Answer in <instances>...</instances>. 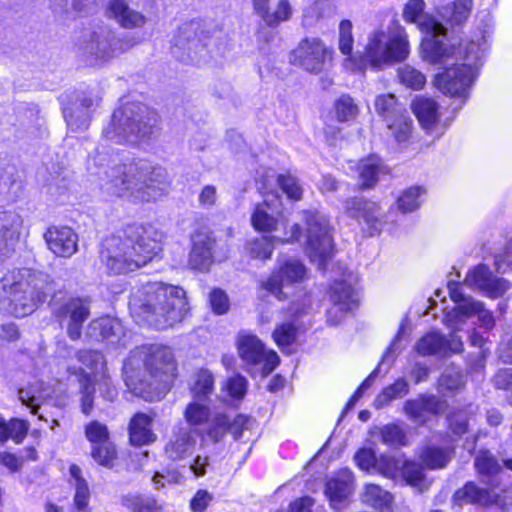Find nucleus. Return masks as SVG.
Segmentation results:
<instances>
[{
    "label": "nucleus",
    "mask_w": 512,
    "mask_h": 512,
    "mask_svg": "<svg viewBox=\"0 0 512 512\" xmlns=\"http://www.w3.org/2000/svg\"><path fill=\"white\" fill-rule=\"evenodd\" d=\"M494 264L499 273L512 271V240L507 243L503 252L495 255Z\"/></svg>",
    "instance_id": "61"
},
{
    "label": "nucleus",
    "mask_w": 512,
    "mask_h": 512,
    "mask_svg": "<svg viewBox=\"0 0 512 512\" xmlns=\"http://www.w3.org/2000/svg\"><path fill=\"white\" fill-rule=\"evenodd\" d=\"M474 466L487 485L498 486L495 477L502 471V466L490 451H479L474 459Z\"/></svg>",
    "instance_id": "39"
},
{
    "label": "nucleus",
    "mask_w": 512,
    "mask_h": 512,
    "mask_svg": "<svg viewBox=\"0 0 512 512\" xmlns=\"http://www.w3.org/2000/svg\"><path fill=\"white\" fill-rule=\"evenodd\" d=\"M337 119L341 122L354 119L358 114V107L349 95H342L335 103Z\"/></svg>",
    "instance_id": "56"
},
{
    "label": "nucleus",
    "mask_w": 512,
    "mask_h": 512,
    "mask_svg": "<svg viewBox=\"0 0 512 512\" xmlns=\"http://www.w3.org/2000/svg\"><path fill=\"white\" fill-rule=\"evenodd\" d=\"M451 299L456 303V313L464 318L477 315L480 325L489 330L494 326L495 320L492 313L484 308V304L474 300L463 292L462 284L450 280L447 284Z\"/></svg>",
    "instance_id": "17"
},
{
    "label": "nucleus",
    "mask_w": 512,
    "mask_h": 512,
    "mask_svg": "<svg viewBox=\"0 0 512 512\" xmlns=\"http://www.w3.org/2000/svg\"><path fill=\"white\" fill-rule=\"evenodd\" d=\"M252 422V418L245 415H237L231 420L224 413H216L205 434L213 443L221 442L228 432L234 436L235 440H238L243 431L250 428Z\"/></svg>",
    "instance_id": "24"
},
{
    "label": "nucleus",
    "mask_w": 512,
    "mask_h": 512,
    "mask_svg": "<svg viewBox=\"0 0 512 512\" xmlns=\"http://www.w3.org/2000/svg\"><path fill=\"white\" fill-rule=\"evenodd\" d=\"M209 302L216 314H224L229 309V300L224 291L214 289L209 295Z\"/></svg>",
    "instance_id": "63"
},
{
    "label": "nucleus",
    "mask_w": 512,
    "mask_h": 512,
    "mask_svg": "<svg viewBox=\"0 0 512 512\" xmlns=\"http://www.w3.org/2000/svg\"><path fill=\"white\" fill-rule=\"evenodd\" d=\"M54 313L60 324L66 326L68 337L79 340L83 323L90 316V303L86 298H69L55 308Z\"/></svg>",
    "instance_id": "15"
},
{
    "label": "nucleus",
    "mask_w": 512,
    "mask_h": 512,
    "mask_svg": "<svg viewBox=\"0 0 512 512\" xmlns=\"http://www.w3.org/2000/svg\"><path fill=\"white\" fill-rule=\"evenodd\" d=\"M168 186L166 169L144 158H132L109 167L101 184L107 194L132 203L156 201L166 194Z\"/></svg>",
    "instance_id": "1"
},
{
    "label": "nucleus",
    "mask_w": 512,
    "mask_h": 512,
    "mask_svg": "<svg viewBox=\"0 0 512 512\" xmlns=\"http://www.w3.org/2000/svg\"><path fill=\"white\" fill-rule=\"evenodd\" d=\"M213 500V495L205 489L198 490L190 501L192 512H204Z\"/></svg>",
    "instance_id": "64"
},
{
    "label": "nucleus",
    "mask_w": 512,
    "mask_h": 512,
    "mask_svg": "<svg viewBox=\"0 0 512 512\" xmlns=\"http://www.w3.org/2000/svg\"><path fill=\"white\" fill-rule=\"evenodd\" d=\"M190 392L193 400L209 402L214 392V377L209 370L200 369L191 380Z\"/></svg>",
    "instance_id": "42"
},
{
    "label": "nucleus",
    "mask_w": 512,
    "mask_h": 512,
    "mask_svg": "<svg viewBox=\"0 0 512 512\" xmlns=\"http://www.w3.org/2000/svg\"><path fill=\"white\" fill-rule=\"evenodd\" d=\"M417 115L418 123L425 133V136L421 137L422 145L427 148L444 133L440 124L437 103L430 98H418Z\"/></svg>",
    "instance_id": "23"
},
{
    "label": "nucleus",
    "mask_w": 512,
    "mask_h": 512,
    "mask_svg": "<svg viewBox=\"0 0 512 512\" xmlns=\"http://www.w3.org/2000/svg\"><path fill=\"white\" fill-rule=\"evenodd\" d=\"M388 169L381 158L371 155L362 159L358 164V179L361 189H370L375 186L381 175L387 174Z\"/></svg>",
    "instance_id": "37"
},
{
    "label": "nucleus",
    "mask_w": 512,
    "mask_h": 512,
    "mask_svg": "<svg viewBox=\"0 0 512 512\" xmlns=\"http://www.w3.org/2000/svg\"><path fill=\"white\" fill-rule=\"evenodd\" d=\"M409 54L407 35L397 23L389 26L388 31L377 29L367 37L363 51L345 58L343 67L347 71L365 74L368 69L381 71L388 66L406 59Z\"/></svg>",
    "instance_id": "6"
},
{
    "label": "nucleus",
    "mask_w": 512,
    "mask_h": 512,
    "mask_svg": "<svg viewBox=\"0 0 512 512\" xmlns=\"http://www.w3.org/2000/svg\"><path fill=\"white\" fill-rule=\"evenodd\" d=\"M158 115L140 102H127L113 112L103 136L118 144H136L155 137Z\"/></svg>",
    "instance_id": "7"
},
{
    "label": "nucleus",
    "mask_w": 512,
    "mask_h": 512,
    "mask_svg": "<svg viewBox=\"0 0 512 512\" xmlns=\"http://www.w3.org/2000/svg\"><path fill=\"white\" fill-rule=\"evenodd\" d=\"M362 500L375 509L384 510L390 507L393 497L379 485L367 484L362 495Z\"/></svg>",
    "instance_id": "47"
},
{
    "label": "nucleus",
    "mask_w": 512,
    "mask_h": 512,
    "mask_svg": "<svg viewBox=\"0 0 512 512\" xmlns=\"http://www.w3.org/2000/svg\"><path fill=\"white\" fill-rule=\"evenodd\" d=\"M345 210L349 217L366 226L370 236L381 232L384 219L380 206L362 197H354L345 201Z\"/></svg>",
    "instance_id": "18"
},
{
    "label": "nucleus",
    "mask_w": 512,
    "mask_h": 512,
    "mask_svg": "<svg viewBox=\"0 0 512 512\" xmlns=\"http://www.w3.org/2000/svg\"><path fill=\"white\" fill-rule=\"evenodd\" d=\"M225 388L231 397L241 399L247 390V380L241 375H235L227 380Z\"/></svg>",
    "instance_id": "62"
},
{
    "label": "nucleus",
    "mask_w": 512,
    "mask_h": 512,
    "mask_svg": "<svg viewBox=\"0 0 512 512\" xmlns=\"http://www.w3.org/2000/svg\"><path fill=\"white\" fill-rule=\"evenodd\" d=\"M333 306L328 310L327 322L330 325L340 323L344 315L357 307L358 297L355 289L345 281H335L330 288Z\"/></svg>",
    "instance_id": "21"
},
{
    "label": "nucleus",
    "mask_w": 512,
    "mask_h": 512,
    "mask_svg": "<svg viewBox=\"0 0 512 512\" xmlns=\"http://www.w3.org/2000/svg\"><path fill=\"white\" fill-rule=\"evenodd\" d=\"M464 284L478 289L490 298L502 297L511 287L506 279L494 276L485 264H479L471 269L464 279Z\"/></svg>",
    "instance_id": "20"
},
{
    "label": "nucleus",
    "mask_w": 512,
    "mask_h": 512,
    "mask_svg": "<svg viewBox=\"0 0 512 512\" xmlns=\"http://www.w3.org/2000/svg\"><path fill=\"white\" fill-rule=\"evenodd\" d=\"M302 231L299 224H293L289 231L285 232L283 238L273 236L257 237L247 243L246 250L251 258L268 260L271 258L275 248V242L293 243L299 241Z\"/></svg>",
    "instance_id": "28"
},
{
    "label": "nucleus",
    "mask_w": 512,
    "mask_h": 512,
    "mask_svg": "<svg viewBox=\"0 0 512 512\" xmlns=\"http://www.w3.org/2000/svg\"><path fill=\"white\" fill-rule=\"evenodd\" d=\"M297 325L295 322H286L276 327L273 338L279 347H288L296 340Z\"/></svg>",
    "instance_id": "55"
},
{
    "label": "nucleus",
    "mask_w": 512,
    "mask_h": 512,
    "mask_svg": "<svg viewBox=\"0 0 512 512\" xmlns=\"http://www.w3.org/2000/svg\"><path fill=\"white\" fill-rule=\"evenodd\" d=\"M193 247L189 256V265L198 271H208L213 263L215 240L209 233L199 232L193 236Z\"/></svg>",
    "instance_id": "33"
},
{
    "label": "nucleus",
    "mask_w": 512,
    "mask_h": 512,
    "mask_svg": "<svg viewBox=\"0 0 512 512\" xmlns=\"http://www.w3.org/2000/svg\"><path fill=\"white\" fill-rule=\"evenodd\" d=\"M381 442L389 447L398 448L408 443L405 431L396 424H387L379 429Z\"/></svg>",
    "instance_id": "50"
},
{
    "label": "nucleus",
    "mask_w": 512,
    "mask_h": 512,
    "mask_svg": "<svg viewBox=\"0 0 512 512\" xmlns=\"http://www.w3.org/2000/svg\"><path fill=\"white\" fill-rule=\"evenodd\" d=\"M197 444L194 431L184 425L176 426L164 447L166 457L172 461L189 457Z\"/></svg>",
    "instance_id": "29"
},
{
    "label": "nucleus",
    "mask_w": 512,
    "mask_h": 512,
    "mask_svg": "<svg viewBox=\"0 0 512 512\" xmlns=\"http://www.w3.org/2000/svg\"><path fill=\"white\" fill-rule=\"evenodd\" d=\"M121 504L132 512H162V504L153 496L145 494H126L121 497Z\"/></svg>",
    "instance_id": "44"
},
{
    "label": "nucleus",
    "mask_w": 512,
    "mask_h": 512,
    "mask_svg": "<svg viewBox=\"0 0 512 512\" xmlns=\"http://www.w3.org/2000/svg\"><path fill=\"white\" fill-rule=\"evenodd\" d=\"M264 178L267 182L275 180L283 193H285L289 199L297 201L302 198L303 189L296 177L290 174L276 176L273 170H269Z\"/></svg>",
    "instance_id": "46"
},
{
    "label": "nucleus",
    "mask_w": 512,
    "mask_h": 512,
    "mask_svg": "<svg viewBox=\"0 0 512 512\" xmlns=\"http://www.w3.org/2000/svg\"><path fill=\"white\" fill-rule=\"evenodd\" d=\"M87 439L96 445L108 442L109 432L107 426L98 421H92L85 428Z\"/></svg>",
    "instance_id": "59"
},
{
    "label": "nucleus",
    "mask_w": 512,
    "mask_h": 512,
    "mask_svg": "<svg viewBox=\"0 0 512 512\" xmlns=\"http://www.w3.org/2000/svg\"><path fill=\"white\" fill-rule=\"evenodd\" d=\"M376 112L386 121L398 142L406 141L412 131V120L404 115L403 108L393 94H382L375 100Z\"/></svg>",
    "instance_id": "14"
},
{
    "label": "nucleus",
    "mask_w": 512,
    "mask_h": 512,
    "mask_svg": "<svg viewBox=\"0 0 512 512\" xmlns=\"http://www.w3.org/2000/svg\"><path fill=\"white\" fill-rule=\"evenodd\" d=\"M453 498L458 505L477 504L488 506L494 502L492 492L489 489L479 487L474 482H467L455 492Z\"/></svg>",
    "instance_id": "38"
},
{
    "label": "nucleus",
    "mask_w": 512,
    "mask_h": 512,
    "mask_svg": "<svg viewBox=\"0 0 512 512\" xmlns=\"http://www.w3.org/2000/svg\"><path fill=\"white\" fill-rule=\"evenodd\" d=\"M44 239L48 249L58 257L70 258L78 251V235L70 227H49Z\"/></svg>",
    "instance_id": "27"
},
{
    "label": "nucleus",
    "mask_w": 512,
    "mask_h": 512,
    "mask_svg": "<svg viewBox=\"0 0 512 512\" xmlns=\"http://www.w3.org/2000/svg\"><path fill=\"white\" fill-rule=\"evenodd\" d=\"M476 77V70L471 64H460L446 69L434 78V85L443 93L467 98L466 91Z\"/></svg>",
    "instance_id": "16"
},
{
    "label": "nucleus",
    "mask_w": 512,
    "mask_h": 512,
    "mask_svg": "<svg viewBox=\"0 0 512 512\" xmlns=\"http://www.w3.org/2000/svg\"><path fill=\"white\" fill-rule=\"evenodd\" d=\"M210 38L199 22L185 23L173 38V54L182 61L200 64L206 56L203 52L211 44Z\"/></svg>",
    "instance_id": "11"
},
{
    "label": "nucleus",
    "mask_w": 512,
    "mask_h": 512,
    "mask_svg": "<svg viewBox=\"0 0 512 512\" xmlns=\"http://www.w3.org/2000/svg\"><path fill=\"white\" fill-rule=\"evenodd\" d=\"M185 290L162 282H149L131 295L129 307L135 321L166 329L183 320L188 311Z\"/></svg>",
    "instance_id": "3"
},
{
    "label": "nucleus",
    "mask_w": 512,
    "mask_h": 512,
    "mask_svg": "<svg viewBox=\"0 0 512 512\" xmlns=\"http://www.w3.org/2000/svg\"><path fill=\"white\" fill-rule=\"evenodd\" d=\"M449 428L456 435H463L468 431V413L466 410L453 411L448 415Z\"/></svg>",
    "instance_id": "60"
},
{
    "label": "nucleus",
    "mask_w": 512,
    "mask_h": 512,
    "mask_svg": "<svg viewBox=\"0 0 512 512\" xmlns=\"http://www.w3.org/2000/svg\"><path fill=\"white\" fill-rule=\"evenodd\" d=\"M472 5L473 0H455L446 8V17L452 24H461L468 19Z\"/></svg>",
    "instance_id": "53"
},
{
    "label": "nucleus",
    "mask_w": 512,
    "mask_h": 512,
    "mask_svg": "<svg viewBox=\"0 0 512 512\" xmlns=\"http://www.w3.org/2000/svg\"><path fill=\"white\" fill-rule=\"evenodd\" d=\"M375 469L386 477L401 476L407 484L416 485V464L413 461L382 455L378 458Z\"/></svg>",
    "instance_id": "32"
},
{
    "label": "nucleus",
    "mask_w": 512,
    "mask_h": 512,
    "mask_svg": "<svg viewBox=\"0 0 512 512\" xmlns=\"http://www.w3.org/2000/svg\"><path fill=\"white\" fill-rule=\"evenodd\" d=\"M302 217L306 226V250L310 260L319 269H325L333 255V239L329 219L317 210H304Z\"/></svg>",
    "instance_id": "9"
},
{
    "label": "nucleus",
    "mask_w": 512,
    "mask_h": 512,
    "mask_svg": "<svg viewBox=\"0 0 512 512\" xmlns=\"http://www.w3.org/2000/svg\"><path fill=\"white\" fill-rule=\"evenodd\" d=\"M140 42V39L130 34L121 37L107 26L94 29L81 50L85 60L91 65H103L111 59L130 50Z\"/></svg>",
    "instance_id": "8"
},
{
    "label": "nucleus",
    "mask_w": 512,
    "mask_h": 512,
    "mask_svg": "<svg viewBox=\"0 0 512 512\" xmlns=\"http://www.w3.org/2000/svg\"><path fill=\"white\" fill-rule=\"evenodd\" d=\"M408 393V384L403 379H398L394 384L386 387L374 400V407L382 409L394 399L402 398Z\"/></svg>",
    "instance_id": "49"
},
{
    "label": "nucleus",
    "mask_w": 512,
    "mask_h": 512,
    "mask_svg": "<svg viewBox=\"0 0 512 512\" xmlns=\"http://www.w3.org/2000/svg\"><path fill=\"white\" fill-rule=\"evenodd\" d=\"M108 11L125 29L142 27L147 20L142 13L130 8L127 0H110Z\"/></svg>",
    "instance_id": "36"
},
{
    "label": "nucleus",
    "mask_w": 512,
    "mask_h": 512,
    "mask_svg": "<svg viewBox=\"0 0 512 512\" xmlns=\"http://www.w3.org/2000/svg\"><path fill=\"white\" fill-rule=\"evenodd\" d=\"M78 360L93 373L102 371L105 362L103 355L96 350H83L78 353Z\"/></svg>",
    "instance_id": "58"
},
{
    "label": "nucleus",
    "mask_w": 512,
    "mask_h": 512,
    "mask_svg": "<svg viewBox=\"0 0 512 512\" xmlns=\"http://www.w3.org/2000/svg\"><path fill=\"white\" fill-rule=\"evenodd\" d=\"M238 354L248 371L255 369L263 360L265 351L261 340L250 333H240L237 339Z\"/></svg>",
    "instance_id": "34"
},
{
    "label": "nucleus",
    "mask_w": 512,
    "mask_h": 512,
    "mask_svg": "<svg viewBox=\"0 0 512 512\" xmlns=\"http://www.w3.org/2000/svg\"><path fill=\"white\" fill-rule=\"evenodd\" d=\"M54 291L49 276L30 269L8 271L0 279V311L22 318Z\"/></svg>",
    "instance_id": "5"
},
{
    "label": "nucleus",
    "mask_w": 512,
    "mask_h": 512,
    "mask_svg": "<svg viewBox=\"0 0 512 512\" xmlns=\"http://www.w3.org/2000/svg\"><path fill=\"white\" fill-rule=\"evenodd\" d=\"M183 416L187 423L186 427H190L194 433L200 434L203 442L206 429L213 419L208 402L192 400L187 404Z\"/></svg>",
    "instance_id": "35"
},
{
    "label": "nucleus",
    "mask_w": 512,
    "mask_h": 512,
    "mask_svg": "<svg viewBox=\"0 0 512 512\" xmlns=\"http://www.w3.org/2000/svg\"><path fill=\"white\" fill-rule=\"evenodd\" d=\"M467 382L466 375L459 366H447L438 379V390L443 394L456 393L462 390Z\"/></svg>",
    "instance_id": "41"
},
{
    "label": "nucleus",
    "mask_w": 512,
    "mask_h": 512,
    "mask_svg": "<svg viewBox=\"0 0 512 512\" xmlns=\"http://www.w3.org/2000/svg\"><path fill=\"white\" fill-rule=\"evenodd\" d=\"M305 277V266L299 260L291 258L279 263L269 278L260 282V288L282 301L288 298L285 289L301 283Z\"/></svg>",
    "instance_id": "13"
},
{
    "label": "nucleus",
    "mask_w": 512,
    "mask_h": 512,
    "mask_svg": "<svg viewBox=\"0 0 512 512\" xmlns=\"http://www.w3.org/2000/svg\"><path fill=\"white\" fill-rule=\"evenodd\" d=\"M445 337L437 332H430L418 340V354L443 356Z\"/></svg>",
    "instance_id": "51"
},
{
    "label": "nucleus",
    "mask_w": 512,
    "mask_h": 512,
    "mask_svg": "<svg viewBox=\"0 0 512 512\" xmlns=\"http://www.w3.org/2000/svg\"><path fill=\"white\" fill-rule=\"evenodd\" d=\"M126 385L146 401L159 400L173 378L176 365L172 351L154 346L142 349L124 363Z\"/></svg>",
    "instance_id": "4"
},
{
    "label": "nucleus",
    "mask_w": 512,
    "mask_h": 512,
    "mask_svg": "<svg viewBox=\"0 0 512 512\" xmlns=\"http://www.w3.org/2000/svg\"><path fill=\"white\" fill-rule=\"evenodd\" d=\"M91 456L99 465L111 468L116 458V450L110 442H105L100 445H95Z\"/></svg>",
    "instance_id": "57"
},
{
    "label": "nucleus",
    "mask_w": 512,
    "mask_h": 512,
    "mask_svg": "<svg viewBox=\"0 0 512 512\" xmlns=\"http://www.w3.org/2000/svg\"><path fill=\"white\" fill-rule=\"evenodd\" d=\"M70 476L73 479L75 487L74 495V507L78 511H82L87 508L90 500V490L86 480L82 477L81 468L73 464L69 469Z\"/></svg>",
    "instance_id": "45"
},
{
    "label": "nucleus",
    "mask_w": 512,
    "mask_h": 512,
    "mask_svg": "<svg viewBox=\"0 0 512 512\" xmlns=\"http://www.w3.org/2000/svg\"><path fill=\"white\" fill-rule=\"evenodd\" d=\"M151 422V417L145 413H137L131 419L129 435L133 445H146L156 440V435L151 430Z\"/></svg>",
    "instance_id": "40"
},
{
    "label": "nucleus",
    "mask_w": 512,
    "mask_h": 512,
    "mask_svg": "<svg viewBox=\"0 0 512 512\" xmlns=\"http://www.w3.org/2000/svg\"><path fill=\"white\" fill-rule=\"evenodd\" d=\"M333 50L328 48L319 38H305L290 53L293 65L299 66L309 73L319 74L331 62Z\"/></svg>",
    "instance_id": "12"
},
{
    "label": "nucleus",
    "mask_w": 512,
    "mask_h": 512,
    "mask_svg": "<svg viewBox=\"0 0 512 512\" xmlns=\"http://www.w3.org/2000/svg\"><path fill=\"white\" fill-rule=\"evenodd\" d=\"M260 189L266 190L264 192L266 196L263 202L256 205L251 222L257 231L272 232L276 230L279 217H281V198L272 191H268L269 187L265 182Z\"/></svg>",
    "instance_id": "19"
},
{
    "label": "nucleus",
    "mask_w": 512,
    "mask_h": 512,
    "mask_svg": "<svg viewBox=\"0 0 512 512\" xmlns=\"http://www.w3.org/2000/svg\"><path fill=\"white\" fill-rule=\"evenodd\" d=\"M23 217L15 210H0V263L19 241Z\"/></svg>",
    "instance_id": "25"
},
{
    "label": "nucleus",
    "mask_w": 512,
    "mask_h": 512,
    "mask_svg": "<svg viewBox=\"0 0 512 512\" xmlns=\"http://www.w3.org/2000/svg\"><path fill=\"white\" fill-rule=\"evenodd\" d=\"M81 391V409L86 415H89L93 409V399L95 393V379L88 373H82L80 378Z\"/></svg>",
    "instance_id": "52"
},
{
    "label": "nucleus",
    "mask_w": 512,
    "mask_h": 512,
    "mask_svg": "<svg viewBox=\"0 0 512 512\" xmlns=\"http://www.w3.org/2000/svg\"><path fill=\"white\" fill-rule=\"evenodd\" d=\"M96 102L90 95L82 93L64 107V118L71 131H81L89 127Z\"/></svg>",
    "instance_id": "26"
},
{
    "label": "nucleus",
    "mask_w": 512,
    "mask_h": 512,
    "mask_svg": "<svg viewBox=\"0 0 512 512\" xmlns=\"http://www.w3.org/2000/svg\"><path fill=\"white\" fill-rule=\"evenodd\" d=\"M352 27L350 20H342L339 24L338 48L346 58L355 56V53L352 52L354 45Z\"/></svg>",
    "instance_id": "54"
},
{
    "label": "nucleus",
    "mask_w": 512,
    "mask_h": 512,
    "mask_svg": "<svg viewBox=\"0 0 512 512\" xmlns=\"http://www.w3.org/2000/svg\"><path fill=\"white\" fill-rule=\"evenodd\" d=\"M86 336L98 342H105L111 347L126 346L124 327L118 319L101 317L92 320L86 331Z\"/></svg>",
    "instance_id": "22"
},
{
    "label": "nucleus",
    "mask_w": 512,
    "mask_h": 512,
    "mask_svg": "<svg viewBox=\"0 0 512 512\" xmlns=\"http://www.w3.org/2000/svg\"><path fill=\"white\" fill-rule=\"evenodd\" d=\"M354 477L348 468L341 469L326 484L325 494L334 509H341L353 491Z\"/></svg>",
    "instance_id": "31"
},
{
    "label": "nucleus",
    "mask_w": 512,
    "mask_h": 512,
    "mask_svg": "<svg viewBox=\"0 0 512 512\" xmlns=\"http://www.w3.org/2000/svg\"><path fill=\"white\" fill-rule=\"evenodd\" d=\"M28 429V422L18 418L7 421L0 415V444L6 443L9 439H12L16 444L21 443L26 437Z\"/></svg>",
    "instance_id": "43"
},
{
    "label": "nucleus",
    "mask_w": 512,
    "mask_h": 512,
    "mask_svg": "<svg viewBox=\"0 0 512 512\" xmlns=\"http://www.w3.org/2000/svg\"><path fill=\"white\" fill-rule=\"evenodd\" d=\"M424 0H418V28L424 33L421 41V53L425 61L439 63L451 54L444 42L446 28L432 16L423 14Z\"/></svg>",
    "instance_id": "10"
},
{
    "label": "nucleus",
    "mask_w": 512,
    "mask_h": 512,
    "mask_svg": "<svg viewBox=\"0 0 512 512\" xmlns=\"http://www.w3.org/2000/svg\"><path fill=\"white\" fill-rule=\"evenodd\" d=\"M163 238V233L151 224L130 226L124 237L112 235L103 240L101 262L113 274L135 271L161 253Z\"/></svg>",
    "instance_id": "2"
},
{
    "label": "nucleus",
    "mask_w": 512,
    "mask_h": 512,
    "mask_svg": "<svg viewBox=\"0 0 512 512\" xmlns=\"http://www.w3.org/2000/svg\"><path fill=\"white\" fill-rule=\"evenodd\" d=\"M450 459L446 450L434 446L424 448L420 454L421 464L432 470L446 467Z\"/></svg>",
    "instance_id": "48"
},
{
    "label": "nucleus",
    "mask_w": 512,
    "mask_h": 512,
    "mask_svg": "<svg viewBox=\"0 0 512 512\" xmlns=\"http://www.w3.org/2000/svg\"><path fill=\"white\" fill-rule=\"evenodd\" d=\"M407 343H408L407 319H404L399 327L397 335L395 336L391 345L387 348L385 354L383 355L381 362L371 372V374L362 382V384L359 386V388L356 391H361V395H363V392L373 384L375 378L378 376V374L381 373L382 368L384 366H386L385 372H387L388 368L393 363L396 355L400 353L402 348Z\"/></svg>",
    "instance_id": "30"
}]
</instances>
